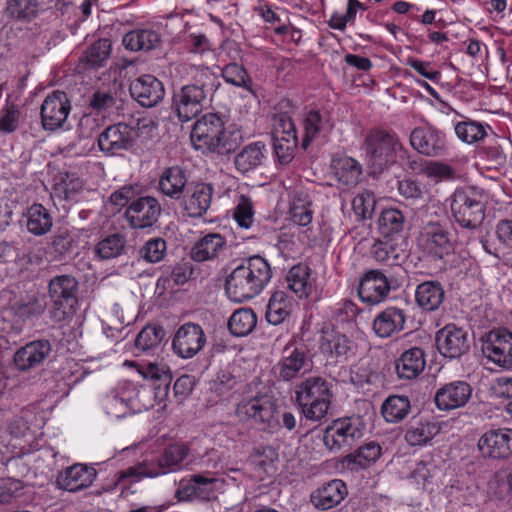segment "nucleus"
<instances>
[{"instance_id": "obj_1", "label": "nucleus", "mask_w": 512, "mask_h": 512, "mask_svg": "<svg viewBox=\"0 0 512 512\" xmlns=\"http://www.w3.org/2000/svg\"><path fill=\"white\" fill-rule=\"evenodd\" d=\"M271 278L268 261L260 255H253L231 271L225 281V290L232 301L242 303L259 295Z\"/></svg>"}, {"instance_id": "obj_2", "label": "nucleus", "mask_w": 512, "mask_h": 512, "mask_svg": "<svg viewBox=\"0 0 512 512\" xmlns=\"http://www.w3.org/2000/svg\"><path fill=\"white\" fill-rule=\"evenodd\" d=\"M216 76L207 67L196 70L191 83L173 91L171 109L180 122L196 118L206 107L208 96L218 87Z\"/></svg>"}, {"instance_id": "obj_3", "label": "nucleus", "mask_w": 512, "mask_h": 512, "mask_svg": "<svg viewBox=\"0 0 512 512\" xmlns=\"http://www.w3.org/2000/svg\"><path fill=\"white\" fill-rule=\"evenodd\" d=\"M190 138L195 149L221 156L234 152L240 144L239 133L227 131L223 117L212 112L194 123Z\"/></svg>"}, {"instance_id": "obj_4", "label": "nucleus", "mask_w": 512, "mask_h": 512, "mask_svg": "<svg viewBox=\"0 0 512 512\" xmlns=\"http://www.w3.org/2000/svg\"><path fill=\"white\" fill-rule=\"evenodd\" d=\"M365 153L371 173L381 174L392 166L397 158L404 159L407 148L393 130L375 128L365 137Z\"/></svg>"}, {"instance_id": "obj_5", "label": "nucleus", "mask_w": 512, "mask_h": 512, "mask_svg": "<svg viewBox=\"0 0 512 512\" xmlns=\"http://www.w3.org/2000/svg\"><path fill=\"white\" fill-rule=\"evenodd\" d=\"M295 401L307 420L320 422L329 410L333 393L330 383L320 376H310L295 387Z\"/></svg>"}, {"instance_id": "obj_6", "label": "nucleus", "mask_w": 512, "mask_h": 512, "mask_svg": "<svg viewBox=\"0 0 512 512\" xmlns=\"http://www.w3.org/2000/svg\"><path fill=\"white\" fill-rule=\"evenodd\" d=\"M450 210L453 220L461 228L471 231L478 229L486 211L482 191L475 187L456 189L450 197Z\"/></svg>"}, {"instance_id": "obj_7", "label": "nucleus", "mask_w": 512, "mask_h": 512, "mask_svg": "<svg viewBox=\"0 0 512 512\" xmlns=\"http://www.w3.org/2000/svg\"><path fill=\"white\" fill-rule=\"evenodd\" d=\"M416 242L423 255L434 261L442 260L454 251L449 227L440 221L430 220L423 223Z\"/></svg>"}, {"instance_id": "obj_8", "label": "nucleus", "mask_w": 512, "mask_h": 512, "mask_svg": "<svg viewBox=\"0 0 512 512\" xmlns=\"http://www.w3.org/2000/svg\"><path fill=\"white\" fill-rule=\"evenodd\" d=\"M365 428L366 425L359 416L339 418L325 429L323 442L332 452L350 449L363 438Z\"/></svg>"}, {"instance_id": "obj_9", "label": "nucleus", "mask_w": 512, "mask_h": 512, "mask_svg": "<svg viewBox=\"0 0 512 512\" xmlns=\"http://www.w3.org/2000/svg\"><path fill=\"white\" fill-rule=\"evenodd\" d=\"M277 407L272 396L262 394L242 401L237 407V414L240 417L252 419L261 426L263 431L275 433L281 429Z\"/></svg>"}, {"instance_id": "obj_10", "label": "nucleus", "mask_w": 512, "mask_h": 512, "mask_svg": "<svg viewBox=\"0 0 512 512\" xmlns=\"http://www.w3.org/2000/svg\"><path fill=\"white\" fill-rule=\"evenodd\" d=\"M77 289L78 281L71 275H57L50 280L48 290L54 305L51 311L54 319L62 321L73 313Z\"/></svg>"}, {"instance_id": "obj_11", "label": "nucleus", "mask_w": 512, "mask_h": 512, "mask_svg": "<svg viewBox=\"0 0 512 512\" xmlns=\"http://www.w3.org/2000/svg\"><path fill=\"white\" fill-rule=\"evenodd\" d=\"M483 355L498 367L512 369V332L493 329L481 337Z\"/></svg>"}, {"instance_id": "obj_12", "label": "nucleus", "mask_w": 512, "mask_h": 512, "mask_svg": "<svg viewBox=\"0 0 512 512\" xmlns=\"http://www.w3.org/2000/svg\"><path fill=\"white\" fill-rule=\"evenodd\" d=\"M409 142L416 152L425 157H442L448 152L446 134L431 124L414 128Z\"/></svg>"}, {"instance_id": "obj_13", "label": "nucleus", "mask_w": 512, "mask_h": 512, "mask_svg": "<svg viewBox=\"0 0 512 512\" xmlns=\"http://www.w3.org/2000/svg\"><path fill=\"white\" fill-rule=\"evenodd\" d=\"M72 109L71 102L64 91L49 93L40 107L41 124L45 131H56L64 126Z\"/></svg>"}, {"instance_id": "obj_14", "label": "nucleus", "mask_w": 512, "mask_h": 512, "mask_svg": "<svg viewBox=\"0 0 512 512\" xmlns=\"http://www.w3.org/2000/svg\"><path fill=\"white\" fill-rule=\"evenodd\" d=\"M207 342L203 328L193 322L182 324L172 339L173 352L182 359H191L203 350Z\"/></svg>"}, {"instance_id": "obj_15", "label": "nucleus", "mask_w": 512, "mask_h": 512, "mask_svg": "<svg viewBox=\"0 0 512 512\" xmlns=\"http://www.w3.org/2000/svg\"><path fill=\"white\" fill-rule=\"evenodd\" d=\"M477 446L483 458L509 459L512 457V429H489L480 436Z\"/></svg>"}, {"instance_id": "obj_16", "label": "nucleus", "mask_w": 512, "mask_h": 512, "mask_svg": "<svg viewBox=\"0 0 512 512\" xmlns=\"http://www.w3.org/2000/svg\"><path fill=\"white\" fill-rule=\"evenodd\" d=\"M311 366L312 361L306 347L287 345L274 370L280 379L290 381L300 374L309 371Z\"/></svg>"}, {"instance_id": "obj_17", "label": "nucleus", "mask_w": 512, "mask_h": 512, "mask_svg": "<svg viewBox=\"0 0 512 512\" xmlns=\"http://www.w3.org/2000/svg\"><path fill=\"white\" fill-rule=\"evenodd\" d=\"M134 140L133 127L125 123H117L105 128L99 134L97 143L100 151L112 156L132 148Z\"/></svg>"}, {"instance_id": "obj_18", "label": "nucleus", "mask_w": 512, "mask_h": 512, "mask_svg": "<svg viewBox=\"0 0 512 512\" xmlns=\"http://www.w3.org/2000/svg\"><path fill=\"white\" fill-rule=\"evenodd\" d=\"M439 353L449 359H458L470 349L468 333L455 324H447L436 333Z\"/></svg>"}, {"instance_id": "obj_19", "label": "nucleus", "mask_w": 512, "mask_h": 512, "mask_svg": "<svg viewBox=\"0 0 512 512\" xmlns=\"http://www.w3.org/2000/svg\"><path fill=\"white\" fill-rule=\"evenodd\" d=\"M219 479L212 473H197L191 475L186 483L176 491L179 501H210L215 498L216 486Z\"/></svg>"}, {"instance_id": "obj_20", "label": "nucleus", "mask_w": 512, "mask_h": 512, "mask_svg": "<svg viewBox=\"0 0 512 512\" xmlns=\"http://www.w3.org/2000/svg\"><path fill=\"white\" fill-rule=\"evenodd\" d=\"M158 200L152 196H141L130 203L125 211V217L131 227L144 229L152 227L161 214Z\"/></svg>"}, {"instance_id": "obj_21", "label": "nucleus", "mask_w": 512, "mask_h": 512, "mask_svg": "<svg viewBox=\"0 0 512 512\" xmlns=\"http://www.w3.org/2000/svg\"><path fill=\"white\" fill-rule=\"evenodd\" d=\"M302 128L304 134L301 147L307 150L314 140L328 135L333 130L334 122L329 111L312 107L303 113Z\"/></svg>"}, {"instance_id": "obj_22", "label": "nucleus", "mask_w": 512, "mask_h": 512, "mask_svg": "<svg viewBox=\"0 0 512 512\" xmlns=\"http://www.w3.org/2000/svg\"><path fill=\"white\" fill-rule=\"evenodd\" d=\"M471 385L464 380H455L443 384L434 395L436 407L441 411H450L464 407L472 396Z\"/></svg>"}, {"instance_id": "obj_23", "label": "nucleus", "mask_w": 512, "mask_h": 512, "mask_svg": "<svg viewBox=\"0 0 512 512\" xmlns=\"http://www.w3.org/2000/svg\"><path fill=\"white\" fill-rule=\"evenodd\" d=\"M391 284L380 270H369L359 280L358 295L362 302L377 305L389 295Z\"/></svg>"}, {"instance_id": "obj_24", "label": "nucleus", "mask_w": 512, "mask_h": 512, "mask_svg": "<svg viewBox=\"0 0 512 512\" xmlns=\"http://www.w3.org/2000/svg\"><path fill=\"white\" fill-rule=\"evenodd\" d=\"M189 454L190 448L183 442L167 445L159 456L151 459L157 477L187 469Z\"/></svg>"}, {"instance_id": "obj_25", "label": "nucleus", "mask_w": 512, "mask_h": 512, "mask_svg": "<svg viewBox=\"0 0 512 512\" xmlns=\"http://www.w3.org/2000/svg\"><path fill=\"white\" fill-rule=\"evenodd\" d=\"M129 91L131 97L146 108L156 106L165 95L163 83L149 74L134 79L130 84Z\"/></svg>"}, {"instance_id": "obj_26", "label": "nucleus", "mask_w": 512, "mask_h": 512, "mask_svg": "<svg viewBox=\"0 0 512 512\" xmlns=\"http://www.w3.org/2000/svg\"><path fill=\"white\" fill-rule=\"evenodd\" d=\"M51 352L49 340H34L16 351L14 364L19 371H28L42 365Z\"/></svg>"}, {"instance_id": "obj_27", "label": "nucleus", "mask_w": 512, "mask_h": 512, "mask_svg": "<svg viewBox=\"0 0 512 512\" xmlns=\"http://www.w3.org/2000/svg\"><path fill=\"white\" fill-rule=\"evenodd\" d=\"M213 192V186L208 183L199 182L189 185L181 199L188 216L199 218L206 214L211 205Z\"/></svg>"}, {"instance_id": "obj_28", "label": "nucleus", "mask_w": 512, "mask_h": 512, "mask_svg": "<svg viewBox=\"0 0 512 512\" xmlns=\"http://www.w3.org/2000/svg\"><path fill=\"white\" fill-rule=\"evenodd\" d=\"M347 495L345 482L333 479L314 490L310 495V502L316 509L326 511L339 505Z\"/></svg>"}, {"instance_id": "obj_29", "label": "nucleus", "mask_w": 512, "mask_h": 512, "mask_svg": "<svg viewBox=\"0 0 512 512\" xmlns=\"http://www.w3.org/2000/svg\"><path fill=\"white\" fill-rule=\"evenodd\" d=\"M226 240L219 233H208L199 238L191 247L189 256L198 263L215 261L224 252Z\"/></svg>"}, {"instance_id": "obj_30", "label": "nucleus", "mask_w": 512, "mask_h": 512, "mask_svg": "<svg viewBox=\"0 0 512 512\" xmlns=\"http://www.w3.org/2000/svg\"><path fill=\"white\" fill-rule=\"evenodd\" d=\"M97 471L86 464H74L65 469L58 477V483L67 491L77 492L89 487L95 480Z\"/></svg>"}, {"instance_id": "obj_31", "label": "nucleus", "mask_w": 512, "mask_h": 512, "mask_svg": "<svg viewBox=\"0 0 512 512\" xmlns=\"http://www.w3.org/2000/svg\"><path fill=\"white\" fill-rule=\"evenodd\" d=\"M406 317L403 309L389 306L377 314L373 320V330L381 338L390 337L404 329Z\"/></svg>"}, {"instance_id": "obj_32", "label": "nucleus", "mask_w": 512, "mask_h": 512, "mask_svg": "<svg viewBox=\"0 0 512 512\" xmlns=\"http://www.w3.org/2000/svg\"><path fill=\"white\" fill-rule=\"evenodd\" d=\"M425 365L424 351L419 347H412L395 361V370L400 379L412 380L423 372Z\"/></svg>"}, {"instance_id": "obj_33", "label": "nucleus", "mask_w": 512, "mask_h": 512, "mask_svg": "<svg viewBox=\"0 0 512 512\" xmlns=\"http://www.w3.org/2000/svg\"><path fill=\"white\" fill-rule=\"evenodd\" d=\"M267 148L264 142L256 141L244 146L234 157L235 169L247 174L263 164Z\"/></svg>"}, {"instance_id": "obj_34", "label": "nucleus", "mask_w": 512, "mask_h": 512, "mask_svg": "<svg viewBox=\"0 0 512 512\" xmlns=\"http://www.w3.org/2000/svg\"><path fill=\"white\" fill-rule=\"evenodd\" d=\"M187 188V176L181 167H169L162 172L159 189L163 195L173 200H181Z\"/></svg>"}, {"instance_id": "obj_35", "label": "nucleus", "mask_w": 512, "mask_h": 512, "mask_svg": "<svg viewBox=\"0 0 512 512\" xmlns=\"http://www.w3.org/2000/svg\"><path fill=\"white\" fill-rule=\"evenodd\" d=\"M397 238L377 239L370 248L371 256L380 263L389 266L399 265L406 257V251L400 247Z\"/></svg>"}, {"instance_id": "obj_36", "label": "nucleus", "mask_w": 512, "mask_h": 512, "mask_svg": "<svg viewBox=\"0 0 512 512\" xmlns=\"http://www.w3.org/2000/svg\"><path fill=\"white\" fill-rule=\"evenodd\" d=\"M381 452V446L374 441H370L360 446L353 453L343 457L341 463L344 468L350 471L366 469L379 459Z\"/></svg>"}, {"instance_id": "obj_37", "label": "nucleus", "mask_w": 512, "mask_h": 512, "mask_svg": "<svg viewBox=\"0 0 512 512\" xmlns=\"http://www.w3.org/2000/svg\"><path fill=\"white\" fill-rule=\"evenodd\" d=\"M415 299L424 311H435L445 299V290L437 280L424 281L416 287Z\"/></svg>"}, {"instance_id": "obj_38", "label": "nucleus", "mask_w": 512, "mask_h": 512, "mask_svg": "<svg viewBox=\"0 0 512 512\" xmlns=\"http://www.w3.org/2000/svg\"><path fill=\"white\" fill-rule=\"evenodd\" d=\"M294 299L284 291H275L267 304L265 318L272 325H280L289 319Z\"/></svg>"}, {"instance_id": "obj_39", "label": "nucleus", "mask_w": 512, "mask_h": 512, "mask_svg": "<svg viewBox=\"0 0 512 512\" xmlns=\"http://www.w3.org/2000/svg\"><path fill=\"white\" fill-rule=\"evenodd\" d=\"M319 349L332 358H346L351 351L349 338L334 329H323L319 340Z\"/></svg>"}, {"instance_id": "obj_40", "label": "nucleus", "mask_w": 512, "mask_h": 512, "mask_svg": "<svg viewBox=\"0 0 512 512\" xmlns=\"http://www.w3.org/2000/svg\"><path fill=\"white\" fill-rule=\"evenodd\" d=\"M439 431V425L429 419H412L405 431L404 438L410 446H425Z\"/></svg>"}, {"instance_id": "obj_41", "label": "nucleus", "mask_w": 512, "mask_h": 512, "mask_svg": "<svg viewBox=\"0 0 512 512\" xmlns=\"http://www.w3.org/2000/svg\"><path fill=\"white\" fill-rule=\"evenodd\" d=\"M25 217L27 230L35 236L45 235L52 229L53 218L42 204L34 203L28 207Z\"/></svg>"}, {"instance_id": "obj_42", "label": "nucleus", "mask_w": 512, "mask_h": 512, "mask_svg": "<svg viewBox=\"0 0 512 512\" xmlns=\"http://www.w3.org/2000/svg\"><path fill=\"white\" fill-rule=\"evenodd\" d=\"M122 42L131 51H150L160 45L161 36L152 29H136L126 33Z\"/></svg>"}, {"instance_id": "obj_43", "label": "nucleus", "mask_w": 512, "mask_h": 512, "mask_svg": "<svg viewBox=\"0 0 512 512\" xmlns=\"http://www.w3.org/2000/svg\"><path fill=\"white\" fill-rule=\"evenodd\" d=\"M157 473L153 467V463L150 460H143L133 466H130L124 470H121L116 473L115 479L111 482V485L105 488V491L111 492L116 489V487L124 482L125 480H129L130 483H136L142 480L143 478H156Z\"/></svg>"}, {"instance_id": "obj_44", "label": "nucleus", "mask_w": 512, "mask_h": 512, "mask_svg": "<svg viewBox=\"0 0 512 512\" xmlns=\"http://www.w3.org/2000/svg\"><path fill=\"white\" fill-rule=\"evenodd\" d=\"M287 287L299 298L308 297L312 291L311 269L307 265H294L286 276Z\"/></svg>"}, {"instance_id": "obj_45", "label": "nucleus", "mask_w": 512, "mask_h": 512, "mask_svg": "<svg viewBox=\"0 0 512 512\" xmlns=\"http://www.w3.org/2000/svg\"><path fill=\"white\" fill-rule=\"evenodd\" d=\"M47 302L43 295H26L11 305L13 314L22 321L40 316L46 309Z\"/></svg>"}, {"instance_id": "obj_46", "label": "nucleus", "mask_w": 512, "mask_h": 512, "mask_svg": "<svg viewBox=\"0 0 512 512\" xmlns=\"http://www.w3.org/2000/svg\"><path fill=\"white\" fill-rule=\"evenodd\" d=\"M404 225L405 216L397 208L384 209L377 219L378 231L383 238H395L403 231Z\"/></svg>"}, {"instance_id": "obj_47", "label": "nucleus", "mask_w": 512, "mask_h": 512, "mask_svg": "<svg viewBox=\"0 0 512 512\" xmlns=\"http://www.w3.org/2000/svg\"><path fill=\"white\" fill-rule=\"evenodd\" d=\"M39 10L37 0H7L4 15L12 20L29 22L37 17Z\"/></svg>"}, {"instance_id": "obj_48", "label": "nucleus", "mask_w": 512, "mask_h": 512, "mask_svg": "<svg viewBox=\"0 0 512 512\" xmlns=\"http://www.w3.org/2000/svg\"><path fill=\"white\" fill-rule=\"evenodd\" d=\"M411 409L410 400L407 396L391 395L383 402L381 413L389 423H398L405 419Z\"/></svg>"}, {"instance_id": "obj_49", "label": "nucleus", "mask_w": 512, "mask_h": 512, "mask_svg": "<svg viewBox=\"0 0 512 512\" xmlns=\"http://www.w3.org/2000/svg\"><path fill=\"white\" fill-rule=\"evenodd\" d=\"M257 316L251 308H240L233 312L228 320V328L234 336L243 337L256 327Z\"/></svg>"}, {"instance_id": "obj_50", "label": "nucleus", "mask_w": 512, "mask_h": 512, "mask_svg": "<svg viewBox=\"0 0 512 512\" xmlns=\"http://www.w3.org/2000/svg\"><path fill=\"white\" fill-rule=\"evenodd\" d=\"M335 175L338 180L347 186H355L362 176V165L351 157H342L334 161Z\"/></svg>"}, {"instance_id": "obj_51", "label": "nucleus", "mask_w": 512, "mask_h": 512, "mask_svg": "<svg viewBox=\"0 0 512 512\" xmlns=\"http://www.w3.org/2000/svg\"><path fill=\"white\" fill-rule=\"evenodd\" d=\"M221 75L227 83L243 88L252 95L256 94L253 89V81L243 65L231 62L222 68Z\"/></svg>"}, {"instance_id": "obj_52", "label": "nucleus", "mask_w": 512, "mask_h": 512, "mask_svg": "<svg viewBox=\"0 0 512 512\" xmlns=\"http://www.w3.org/2000/svg\"><path fill=\"white\" fill-rule=\"evenodd\" d=\"M117 93L108 89L96 90L89 99V107L97 114L110 115L119 108Z\"/></svg>"}, {"instance_id": "obj_53", "label": "nucleus", "mask_w": 512, "mask_h": 512, "mask_svg": "<svg viewBox=\"0 0 512 512\" xmlns=\"http://www.w3.org/2000/svg\"><path fill=\"white\" fill-rule=\"evenodd\" d=\"M454 132L457 138L466 144H474L487 136L485 125L481 122L466 119L454 125Z\"/></svg>"}, {"instance_id": "obj_54", "label": "nucleus", "mask_w": 512, "mask_h": 512, "mask_svg": "<svg viewBox=\"0 0 512 512\" xmlns=\"http://www.w3.org/2000/svg\"><path fill=\"white\" fill-rule=\"evenodd\" d=\"M137 371L142 375L144 379L151 380L158 383L156 388L164 387L167 391L171 380V372L166 365H159L154 362L135 364Z\"/></svg>"}, {"instance_id": "obj_55", "label": "nucleus", "mask_w": 512, "mask_h": 512, "mask_svg": "<svg viewBox=\"0 0 512 512\" xmlns=\"http://www.w3.org/2000/svg\"><path fill=\"white\" fill-rule=\"evenodd\" d=\"M111 52V42L108 39H100L94 42L85 52L81 61L88 68H98L104 65Z\"/></svg>"}, {"instance_id": "obj_56", "label": "nucleus", "mask_w": 512, "mask_h": 512, "mask_svg": "<svg viewBox=\"0 0 512 512\" xmlns=\"http://www.w3.org/2000/svg\"><path fill=\"white\" fill-rule=\"evenodd\" d=\"M165 336V330L161 326H145L135 339L138 350L147 352L158 348Z\"/></svg>"}, {"instance_id": "obj_57", "label": "nucleus", "mask_w": 512, "mask_h": 512, "mask_svg": "<svg viewBox=\"0 0 512 512\" xmlns=\"http://www.w3.org/2000/svg\"><path fill=\"white\" fill-rule=\"evenodd\" d=\"M125 247L124 237L120 234H112L102 239L95 246L96 255L103 260L118 257Z\"/></svg>"}, {"instance_id": "obj_58", "label": "nucleus", "mask_w": 512, "mask_h": 512, "mask_svg": "<svg viewBox=\"0 0 512 512\" xmlns=\"http://www.w3.org/2000/svg\"><path fill=\"white\" fill-rule=\"evenodd\" d=\"M167 253V242L161 237L147 240L139 250V257L147 263L161 262Z\"/></svg>"}, {"instance_id": "obj_59", "label": "nucleus", "mask_w": 512, "mask_h": 512, "mask_svg": "<svg viewBox=\"0 0 512 512\" xmlns=\"http://www.w3.org/2000/svg\"><path fill=\"white\" fill-rule=\"evenodd\" d=\"M74 244L73 236L68 230H59L51 236L49 244V252L53 255V259L60 260L66 255L72 253Z\"/></svg>"}, {"instance_id": "obj_60", "label": "nucleus", "mask_w": 512, "mask_h": 512, "mask_svg": "<svg viewBox=\"0 0 512 512\" xmlns=\"http://www.w3.org/2000/svg\"><path fill=\"white\" fill-rule=\"evenodd\" d=\"M254 214V205L251 198L243 194L240 195L233 210V218L239 227L251 228L254 222Z\"/></svg>"}, {"instance_id": "obj_61", "label": "nucleus", "mask_w": 512, "mask_h": 512, "mask_svg": "<svg viewBox=\"0 0 512 512\" xmlns=\"http://www.w3.org/2000/svg\"><path fill=\"white\" fill-rule=\"evenodd\" d=\"M104 408L108 415L115 418L125 417L131 411L129 400L114 391L105 397Z\"/></svg>"}, {"instance_id": "obj_62", "label": "nucleus", "mask_w": 512, "mask_h": 512, "mask_svg": "<svg viewBox=\"0 0 512 512\" xmlns=\"http://www.w3.org/2000/svg\"><path fill=\"white\" fill-rule=\"evenodd\" d=\"M290 217L293 223L299 226L309 225L313 218L311 203L306 199L295 197L290 207Z\"/></svg>"}, {"instance_id": "obj_63", "label": "nucleus", "mask_w": 512, "mask_h": 512, "mask_svg": "<svg viewBox=\"0 0 512 512\" xmlns=\"http://www.w3.org/2000/svg\"><path fill=\"white\" fill-rule=\"evenodd\" d=\"M480 154L490 164L488 168H497L506 162V155L497 136L481 148Z\"/></svg>"}, {"instance_id": "obj_64", "label": "nucleus", "mask_w": 512, "mask_h": 512, "mask_svg": "<svg viewBox=\"0 0 512 512\" xmlns=\"http://www.w3.org/2000/svg\"><path fill=\"white\" fill-rule=\"evenodd\" d=\"M375 197L370 191H364L356 195L352 200V207L359 220H366L372 217L375 208Z\"/></svg>"}]
</instances>
